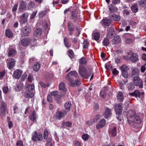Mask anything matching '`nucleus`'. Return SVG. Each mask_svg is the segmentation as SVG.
Listing matches in <instances>:
<instances>
[{"instance_id": "nucleus-1", "label": "nucleus", "mask_w": 146, "mask_h": 146, "mask_svg": "<svg viewBox=\"0 0 146 146\" xmlns=\"http://www.w3.org/2000/svg\"><path fill=\"white\" fill-rule=\"evenodd\" d=\"M127 115V121L130 126L135 131H138L141 128L139 125L142 123L140 117L132 110L129 111Z\"/></svg>"}, {"instance_id": "nucleus-2", "label": "nucleus", "mask_w": 146, "mask_h": 146, "mask_svg": "<svg viewBox=\"0 0 146 146\" xmlns=\"http://www.w3.org/2000/svg\"><path fill=\"white\" fill-rule=\"evenodd\" d=\"M78 74L75 71H72L69 73L65 77V79L66 82L71 86L75 87L79 86L80 84V80L78 79L75 80H73L74 78L77 77Z\"/></svg>"}, {"instance_id": "nucleus-3", "label": "nucleus", "mask_w": 146, "mask_h": 146, "mask_svg": "<svg viewBox=\"0 0 146 146\" xmlns=\"http://www.w3.org/2000/svg\"><path fill=\"white\" fill-rule=\"evenodd\" d=\"M78 72L81 77L83 78H88L90 75L86 72V70L84 66H79Z\"/></svg>"}, {"instance_id": "nucleus-4", "label": "nucleus", "mask_w": 146, "mask_h": 146, "mask_svg": "<svg viewBox=\"0 0 146 146\" xmlns=\"http://www.w3.org/2000/svg\"><path fill=\"white\" fill-rule=\"evenodd\" d=\"M31 138L32 140L34 141H41L43 139L42 135L41 133H37L36 131H35L32 134Z\"/></svg>"}, {"instance_id": "nucleus-5", "label": "nucleus", "mask_w": 146, "mask_h": 146, "mask_svg": "<svg viewBox=\"0 0 146 146\" xmlns=\"http://www.w3.org/2000/svg\"><path fill=\"white\" fill-rule=\"evenodd\" d=\"M7 110V104L5 102L2 101L0 106V115L1 116L3 117L5 115Z\"/></svg>"}, {"instance_id": "nucleus-6", "label": "nucleus", "mask_w": 146, "mask_h": 146, "mask_svg": "<svg viewBox=\"0 0 146 146\" xmlns=\"http://www.w3.org/2000/svg\"><path fill=\"white\" fill-rule=\"evenodd\" d=\"M129 69L127 66L125 64H123L120 68V70L121 74L123 77L125 78H127L128 76L127 71Z\"/></svg>"}, {"instance_id": "nucleus-7", "label": "nucleus", "mask_w": 146, "mask_h": 146, "mask_svg": "<svg viewBox=\"0 0 146 146\" xmlns=\"http://www.w3.org/2000/svg\"><path fill=\"white\" fill-rule=\"evenodd\" d=\"M133 82L134 84L138 86L140 88H142L143 86V81L139 78V77H134L133 78Z\"/></svg>"}, {"instance_id": "nucleus-8", "label": "nucleus", "mask_w": 146, "mask_h": 146, "mask_svg": "<svg viewBox=\"0 0 146 146\" xmlns=\"http://www.w3.org/2000/svg\"><path fill=\"white\" fill-rule=\"evenodd\" d=\"M68 30L69 31V34L72 36L75 30L74 25L71 21H69L68 23Z\"/></svg>"}, {"instance_id": "nucleus-9", "label": "nucleus", "mask_w": 146, "mask_h": 146, "mask_svg": "<svg viewBox=\"0 0 146 146\" xmlns=\"http://www.w3.org/2000/svg\"><path fill=\"white\" fill-rule=\"evenodd\" d=\"M65 84L63 82H61L59 84V87L60 90V94L61 96H64L66 91V89L65 87Z\"/></svg>"}, {"instance_id": "nucleus-10", "label": "nucleus", "mask_w": 146, "mask_h": 146, "mask_svg": "<svg viewBox=\"0 0 146 146\" xmlns=\"http://www.w3.org/2000/svg\"><path fill=\"white\" fill-rule=\"evenodd\" d=\"M66 113L65 111H58L55 113L54 116L56 119L60 120L66 115Z\"/></svg>"}, {"instance_id": "nucleus-11", "label": "nucleus", "mask_w": 146, "mask_h": 146, "mask_svg": "<svg viewBox=\"0 0 146 146\" xmlns=\"http://www.w3.org/2000/svg\"><path fill=\"white\" fill-rule=\"evenodd\" d=\"M18 10L20 13L26 10V3L24 1H22L20 3Z\"/></svg>"}, {"instance_id": "nucleus-12", "label": "nucleus", "mask_w": 146, "mask_h": 146, "mask_svg": "<svg viewBox=\"0 0 146 146\" xmlns=\"http://www.w3.org/2000/svg\"><path fill=\"white\" fill-rule=\"evenodd\" d=\"M31 38L28 37H25L21 40V44L24 46H26L31 43Z\"/></svg>"}, {"instance_id": "nucleus-13", "label": "nucleus", "mask_w": 146, "mask_h": 146, "mask_svg": "<svg viewBox=\"0 0 146 146\" xmlns=\"http://www.w3.org/2000/svg\"><path fill=\"white\" fill-rule=\"evenodd\" d=\"M28 16L29 14L27 12L23 14L20 17V22L22 23H25L27 21Z\"/></svg>"}, {"instance_id": "nucleus-14", "label": "nucleus", "mask_w": 146, "mask_h": 146, "mask_svg": "<svg viewBox=\"0 0 146 146\" xmlns=\"http://www.w3.org/2000/svg\"><path fill=\"white\" fill-rule=\"evenodd\" d=\"M22 31L24 36H28L29 33L31 32L30 28L27 27H24L23 28Z\"/></svg>"}, {"instance_id": "nucleus-15", "label": "nucleus", "mask_w": 146, "mask_h": 146, "mask_svg": "<svg viewBox=\"0 0 146 146\" xmlns=\"http://www.w3.org/2000/svg\"><path fill=\"white\" fill-rule=\"evenodd\" d=\"M22 71L17 69L14 72L13 76L16 79L19 78L21 76Z\"/></svg>"}, {"instance_id": "nucleus-16", "label": "nucleus", "mask_w": 146, "mask_h": 146, "mask_svg": "<svg viewBox=\"0 0 146 146\" xmlns=\"http://www.w3.org/2000/svg\"><path fill=\"white\" fill-rule=\"evenodd\" d=\"M122 110V107L121 106L120 104H116L115 106V111L116 113L118 115V117L121 113Z\"/></svg>"}, {"instance_id": "nucleus-17", "label": "nucleus", "mask_w": 146, "mask_h": 146, "mask_svg": "<svg viewBox=\"0 0 146 146\" xmlns=\"http://www.w3.org/2000/svg\"><path fill=\"white\" fill-rule=\"evenodd\" d=\"M111 114V110L110 109L106 108L104 113V116L106 119H108Z\"/></svg>"}, {"instance_id": "nucleus-18", "label": "nucleus", "mask_w": 146, "mask_h": 146, "mask_svg": "<svg viewBox=\"0 0 146 146\" xmlns=\"http://www.w3.org/2000/svg\"><path fill=\"white\" fill-rule=\"evenodd\" d=\"M132 77L133 78L134 77H139V71L138 69L136 67H134L132 68Z\"/></svg>"}, {"instance_id": "nucleus-19", "label": "nucleus", "mask_w": 146, "mask_h": 146, "mask_svg": "<svg viewBox=\"0 0 146 146\" xmlns=\"http://www.w3.org/2000/svg\"><path fill=\"white\" fill-rule=\"evenodd\" d=\"M15 61L14 59H10L9 62L7 64V66L9 69L11 70L13 68L15 64Z\"/></svg>"}, {"instance_id": "nucleus-20", "label": "nucleus", "mask_w": 146, "mask_h": 146, "mask_svg": "<svg viewBox=\"0 0 146 146\" xmlns=\"http://www.w3.org/2000/svg\"><path fill=\"white\" fill-rule=\"evenodd\" d=\"M106 123V122L104 119H102L98 123L96 126L97 129H99L104 127Z\"/></svg>"}, {"instance_id": "nucleus-21", "label": "nucleus", "mask_w": 146, "mask_h": 146, "mask_svg": "<svg viewBox=\"0 0 146 146\" xmlns=\"http://www.w3.org/2000/svg\"><path fill=\"white\" fill-rule=\"evenodd\" d=\"M130 59L133 62H137L139 60L138 56L136 54L132 53L130 55Z\"/></svg>"}, {"instance_id": "nucleus-22", "label": "nucleus", "mask_w": 146, "mask_h": 146, "mask_svg": "<svg viewBox=\"0 0 146 146\" xmlns=\"http://www.w3.org/2000/svg\"><path fill=\"white\" fill-rule=\"evenodd\" d=\"M128 95L131 97L134 96L136 98L140 97V92L137 90H135L133 92L129 93Z\"/></svg>"}, {"instance_id": "nucleus-23", "label": "nucleus", "mask_w": 146, "mask_h": 146, "mask_svg": "<svg viewBox=\"0 0 146 146\" xmlns=\"http://www.w3.org/2000/svg\"><path fill=\"white\" fill-rule=\"evenodd\" d=\"M108 31V33L107 35V37L109 38H111L113 34V32H114V29L113 27H109L107 29Z\"/></svg>"}, {"instance_id": "nucleus-24", "label": "nucleus", "mask_w": 146, "mask_h": 146, "mask_svg": "<svg viewBox=\"0 0 146 146\" xmlns=\"http://www.w3.org/2000/svg\"><path fill=\"white\" fill-rule=\"evenodd\" d=\"M109 133L110 134H111L112 136H116L117 134L116 127H114L110 129L109 130Z\"/></svg>"}, {"instance_id": "nucleus-25", "label": "nucleus", "mask_w": 146, "mask_h": 146, "mask_svg": "<svg viewBox=\"0 0 146 146\" xmlns=\"http://www.w3.org/2000/svg\"><path fill=\"white\" fill-rule=\"evenodd\" d=\"M102 25L105 27V26H108L110 23V21L107 19H103L101 22Z\"/></svg>"}, {"instance_id": "nucleus-26", "label": "nucleus", "mask_w": 146, "mask_h": 146, "mask_svg": "<svg viewBox=\"0 0 146 146\" xmlns=\"http://www.w3.org/2000/svg\"><path fill=\"white\" fill-rule=\"evenodd\" d=\"M25 95L26 98H29L33 97L34 94L32 91H27L25 93Z\"/></svg>"}, {"instance_id": "nucleus-27", "label": "nucleus", "mask_w": 146, "mask_h": 146, "mask_svg": "<svg viewBox=\"0 0 146 146\" xmlns=\"http://www.w3.org/2000/svg\"><path fill=\"white\" fill-rule=\"evenodd\" d=\"M42 34V30L40 28H38L35 30L34 32V35L35 36H40Z\"/></svg>"}, {"instance_id": "nucleus-28", "label": "nucleus", "mask_w": 146, "mask_h": 146, "mask_svg": "<svg viewBox=\"0 0 146 146\" xmlns=\"http://www.w3.org/2000/svg\"><path fill=\"white\" fill-rule=\"evenodd\" d=\"M6 36L9 38H12L13 36V33L9 29H7L5 31Z\"/></svg>"}, {"instance_id": "nucleus-29", "label": "nucleus", "mask_w": 146, "mask_h": 146, "mask_svg": "<svg viewBox=\"0 0 146 146\" xmlns=\"http://www.w3.org/2000/svg\"><path fill=\"white\" fill-rule=\"evenodd\" d=\"M37 117L36 113L35 111H34L30 115V118L31 121H34L36 120Z\"/></svg>"}, {"instance_id": "nucleus-30", "label": "nucleus", "mask_w": 146, "mask_h": 146, "mask_svg": "<svg viewBox=\"0 0 146 146\" xmlns=\"http://www.w3.org/2000/svg\"><path fill=\"white\" fill-rule=\"evenodd\" d=\"M16 54L15 50L13 48H10L9 51L8 56L9 57L13 56Z\"/></svg>"}, {"instance_id": "nucleus-31", "label": "nucleus", "mask_w": 146, "mask_h": 146, "mask_svg": "<svg viewBox=\"0 0 146 146\" xmlns=\"http://www.w3.org/2000/svg\"><path fill=\"white\" fill-rule=\"evenodd\" d=\"M117 96L118 100L120 102H122L124 99V97L122 93L121 92L117 93Z\"/></svg>"}, {"instance_id": "nucleus-32", "label": "nucleus", "mask_w": 146, "mask_h": 146, "mask_svg": "<svg viewBox=\"0 0 146 146\" xmlns=\"http://www.w3.org/2000/svg\"><path fill=\"white\" fill-rule=\"evenodd\" d=\"M108 7L109 10L110 12H114L117 10V8L112 4H110Z\"/></svg>"}, {"instance_id": "nucleus-33", "label": "nucleus", "mask_w": 146, "mask_h": 146, "mask_svg": "<svg viewBox=\"0 0 146 146\" xmlns=\"http://www.w3.org/2000/svg\"><path fill=\"white\" fill-rule=\"evenodd\" d=\"M77 16L75 12H72L70 18L74 22H75L77 20Z\"/></svg>"}, {"instance_id": "nucleus-34", "label": "nucleus", "mask_w": 146, "mask_h": 146, "mask_svg": "<svg viewBox=\"0 0 146 146\" xmlns=\"http://www.w3.org/2000/svg\"><path fill=\"white\" fill-rule=\"evenodd\" d=\"M40 64L38 62H36L33 66V70L36 72L38 71L40 69Z\"/></svg>"}, {"instance_id": "nucleus-35", "label": "nucleus", "mask_w": 146, "mask_h": 146, "mask_svg": "<svg viewBox=\"0 0 146 146\" xmlns=\"http://www.w3.org/2000/svg\"><path fill=\"white\" fill-rule=\"evenodd\" d=\"M131 9L133 13L137 12L139 10L137 4H135L132 5L131 7Z\"/></svg>"}, {"instance_id": "nucleus-36", "label": "nucleus", "mask_w": 146, "mask_h": 146, "mask_svg": "<svg viewBox=\"0 0 146 146\" xmlns=\"http://www.w3.org/2000/svg\"><path fill=\"white\" fill-rule=\"evenodd\" d=\"M64 42L65 46L67 48L70 47L71 45L69 43V39L67 37H65L64 39Z\"/></svg>"}, {"instance_id": "nucleus-37", "label": "nucleus", "mask_w": 146, "mask_h": 146, "mask_svg": "<svg viewBox=\"0 0 146 146\" xmlns=\"http://www.w3.org/2000/svg\"><path fill=\"white\" fill-rule=\"evenodd\" d=\"M120 38L119 36L118 35H117L114 37L112 40V41L113 44H117L120 42Z\"/></svg>"}, {"instance_id": "nucleus-38", "label": "nucleus", "mask_w": 146, "mask_h": 146, "mask_svg": "<svg viewBox=\"0 0 146 146\" xmlns=\"http://www.w3.org/2000/svg\"><path fill=\"white\" fill-rule=\"evenodd\" d=\"M72 123L69 121L64 122L62 123V127H71L72 126Z\"/></svg>"}, {"instance_id": "nucleus-39", "label": "nucleus", "mask_w": 146, "mask_h": 146, "mask_svg": "<svg viewBox=\"0 0 146 146\" xmlns=\"http://www.w3.org/2000/svg\"><path fill=\"white\" fill-rule=\"evenodd\" d=\"M35 87L34 85L33 84H28L27 87V91H32L34 89Z\"/></svg>"}, {"instance_id": "nucleus-40", "label": "nucleus", "mask_w": 146, "mask_h": 146, "mask_svg": "<svg viewBox=\"0 0 146 146\" xmlns=\"http://www.w3.org/2000/svg\"><path fill=\"white\" fill-rule=\"evenodd\" d=\"M112 19L114 21H118L120 20V17L119 16L114 14L112 16Z\"/></svg>"}, {"instance_id": "nucleus-41", "label": "nucleus", "mask_w": 146, "mask_h": 146, "mask_svg": "<svg viewBox=\"0 0 146 146\" xmlns=\"http://www.w3.org/2000/svg\"><path fill=\"white\" fill-rule=\"evenodd\" d=\"M35 6V3L32 1H30L28 4L27 7L29 9H31L34 7Z\"/></svg>"}, {"instance_id": "nucleus-42", "label": "nucleus", "mask_w": 146, "mask_h": 146, "mask_svg": "<svg viewBox=\"0 0 146 146\" xmlns=\"http://www.w3.org/2000/svg\"><path fill=\"white\" fill-rule=\"evenodd\" d=\"M103 45L105 46L108 45L110 44V41L109 39L107 38H105L102 42Z\"/></svg>"}, {"instance_id": "nucleus-43", "label": "nucleus", "mask_w": 146, "mask_h": 146, "mask_svg": "<svg viewBox=\"0 0 146 146\" xmlns=\"http://www.w3.org/2000/svg\"><path fill=\"white\" fill-rule=\"evenodd\" d=\"M94 39L96 40H98L100 37V35L99 33L98 32L94 33L93 35Z\"/></svg>"}, {"instance_id": "nucleus-44", "label": "nucleus", "mask_w": 146, "mask_h": 146, "mask_svg": "<svg viewBox=\"0 0 146 146\" xmlns=\"http://www.w3.org/2000/svg\"><path fill=\"white\" fill-rule=\"evenodd\" d=\"M79 62L81 64H84L87 63V62L86 58L83 57L80 59Z\"/></svg>"}, {"instance_id": "nucleus-45", "label": "nucleus", "mask_w": 146, "mask_h": 146, "mask_svg": "<svg viewBox=\"0 0 146 146\" xmlns=\"http://www.w3.org/2000/svg\"><path fill=\"white\" fill-rule=\"evenodd\" d=\"M138 3L139 5L142 7H146V0H145V1L143 0H140L139 1Z\"/></svg>"}, {"instance_id": "nucleus-46", "label": "nucleus", "mask_w": 146, "mask_h": 146, "mask_svg": "<svg viewBox=\"0 0 146 146\" xmlns=\"http://www.w3.org/2000/svg\"><path fill=\"white\" fill-rule=\"evenodd\" d=\"M48 135V132L46 129H45L44 131L43 137L45 139H47Z\"/></svg>"}, {"instance_id": "nucleus-47", "label": "nucleus", "mask_w": 146, "mask_h": 146, "mask_svg": "<svg viewBox=\"0 0 146 146\" xmlns=\"http://www.w3.org/2000/svg\"><path fill=\"white\" fill-rule=\"evenodd\" d=\"M83 48L85 49H87L88 48L89 44V42L87 40H85L84 41Z\"/></svg>"}, {"instance_id": "nucleus-48", "label": "nucleus", "mask_w": 146, "mask_h": 146, "mask_svg": "<svg viewBox=\"0 0 146 146\" xmlns=\"http://www.w3.org/2000/svg\"><path fill=\"white\" fill-rule=\"evenodd\" d=\"M23 85L22 82H21L17 85V88L19 90H21L23 88Z\"/></svg>"}, {"instance_id": "nucleus-49", "label": "nucleus", "mask_w": 146, "mask_h": 146, "mask_svg": "<svg viewBox=\"0 0 146 146\" xmlns=\"http://www.w3.org/2000/svg\"><path fill=\"white\" fill-rule=\"evenodd\" d=\"M47 13V11L44 10L43 11H41L39 13V17L40 18L43 17Z\"/></svg>"}, {"instance_id": "nucleus-50", "label": "nucleus", "mask_w": 146, "mask_h": 146, "mask_svg": "<svg viewBox=\"0 0 146 146\" xmlns=\"http://www.w3.org/2000/svg\"><path fill=\"white\" fill-rule=\"evenodd\" d=\"M127 86V88L129 90H132L135 88L134 85L131 83L128 84Z\"/></svg>"}, {"instance_id": "nucleus-51", "label": "nucleus", "mask_w": 146, "mask_h": 146, "mask_svg": "<svg viewBox=\"0 0 146 146\" xmlns=\"http://www.w3.org/2000/svg\"><path fill=\"white\" fill-rule=\"evenodd\" d=\"M71 106V102H67L65 104V107L67 110H70V107Z\"/></svg>"}, {"instance_id": "nucleus-52", "label": "nucleus", "mask_w": 146, "mask_h": 146, "mask_svg": "<svg viewBox=\"0 0 146 146\" xmlns=\"http://www.w3.org/2000/svg\"><path fill=\"white\" fill-rule=\"evenodd\" d=\"M54 98L57 101V102L59 104L61 102V96L60 95L58 94Z\"/></svg>"}, {"instance_id": "nucleus-53", "label": "nucleus", "mask_w": 146, "mask_h": 146, "mask_svg": "<svg viewBox=\"0 0 146 146\" xmlns=\"http://www.w3.org/2000/svg\"><path fill=\"white\" fill-rule=\"evenodd\" d=\"M89 137V135L86 134H83L82 135V138L84 141H86L88 140Z\"/></svg>"}, {"instance_id": "nucleus-54", "label": "nucleus", "mask_w": 146, "mask_h": 146, "mask_svg": "<svg viewBox=\"0 0 146 146\" xmlns=\"http://www.w3.org/2000/svg\"><path fill=\"white\" fill-rule=\"evenodd\" d=\"M68 54L70 58H73L74 57V54L72 50H70L68 51Z\"/></svg>"}, {"instance_id": "nucleus-55", "label": "nucleus", "mask_w": 146, "mask_h": 146, "mask_svg": "<svg viewBox=\"0 0 146 146\" xmlns=\"http://www.w3.org/2000/svg\"><path fill=\"white\" fill-rule=\"evenodd\" d=\"M37 12V10L33 12V13L30 16V19H33L36 15Z\"/></svg>"}, {"instance_id": "nucleus-56", "label": "nucleus", "mask_w": 146, "mask_h": 146, "mask_svg": "<svg viewBox=\"0 0 146 146\" xmlns=\"http://www.w3.org/2000/svg\"><path fill=\"white\" fill-rule=\"evenodd\" d=\"M133 42V40L131 39H127L125 40V42L127 44H129Z\"/></svg>"}, {"instance_id": "nucleus-57", "label": "nucleus", "mask_w": 146, "mask_h": 146, "mask_svg": "<svg viewBox=\"0 0 146 146\" xmlns=\"http://www.w3.org/2000/svg\"><path fill=\"white\" fill-rule=\"evenodd\" d=\"M94 122V120L93 119H91L90 120H88L87 121V123L89 125H92Z\"/></svg>"}, {"instance_id": "nucleus-58", "label": "nucleus", "mask_w": 146, "mask_h": 146, "mask_svg": "<svg viewBox=\"0 0 146 146\" xmlns=\"http://www.w3.org/2000/svg\"><path fill=\"white\" fill-rule=\"evenodd\" d=\"M121 0H111L112 3L116 5L119 4Z\"/></svg>"}, {"instance_id": "nucleus-59", "label": "nucleus", "mask_w": 146, "mask_h": 146, "mask_svg": "<svg viewBox=\"0 0 146 146\" xmlns=\"http://www.w3.org/2000/svg\"><path fill=\"white\" fill-rule=\"evenodd\" d=\"M18 6V4H16L15 5L12 9V11L13 12H15L17 9Z\"/></svg>"}, {"instance_id": "nucleus-60", "label": "nucleus", "mask_w": 146, "mask_h": 146, "mask_svg": "<svg viewBox=\"0 0 146 146\" xmlns=\"http://www.w3.org/2000/svg\"><path fill=\"white\" fill-rule=\"evenodd\" d=\"M17 146H23V142L21 141H19L16 143Z\"/></svg>"}, {"instance_id": "nucleus-61", "label": "nucleus", "mask_w": 146, "mask_h": 146, "mask_svg": "<svg viewBox=\"0 0 146 146\" xmlns=\"http://www.w3.org/2000/svg\"><path fill=\"white\" fill-rule=\"evenodd\" d=\"M58 94V92L56 91H54L50 93V95L54 97V98Z\"/></svg>"}, {"instance_id": "nucleus-62", "label": "nucleus", "mask_w": 146, "mask_h": 146, "mask_svg": "<svg viewBox=\"0 0 146 146\" xmlns=\"http://www.w3.org/2000/svg\"><path fill=\"white\" fill-rule=\"evenodd\" d=\"M146 68L144 65L141 66L140 68L141 72L142 73L144 72L146 70Z\"/></svg>"}, {"instance_id": "nucleus-63", "label": "nucleus", "mask_w": 146, "mask_h": 146, "mask_svg": "<svg viewBox=\"0 0 146 146\" xmlns=\"http://www.w3.org/2000/svg\"><path fill=\"white\" fill-rule=\"evenodd\" d=\"M112 73L114 75H117L118 74L119 72L117 70L116 68H115L112 71Z\"/></svg>"}, {"instance_id": "nucleus-64", "label": "nucleus", "mask_w": 146, "mask_h": 146, "mask_svg": "<svg viewBox=\"0 0 146 146\" xmlns=\"http://www.w3.org/2000/svg\"><path fill=\"white\" fill-rule=\"evenodd\" d=\"M50 95H48L47 97V100L49 102H51L52 100V98Z\"/></svg>"}]
</instances>
